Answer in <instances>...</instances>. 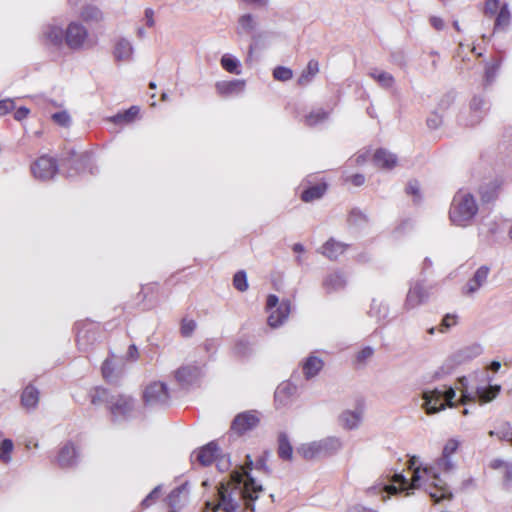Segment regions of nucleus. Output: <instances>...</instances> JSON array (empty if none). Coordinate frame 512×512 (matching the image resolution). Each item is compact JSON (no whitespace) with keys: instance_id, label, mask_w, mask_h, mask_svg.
Masks as SVG:
<instances>
[{"instance_id":"f257e3e1","label":"nucleus","mask_w":512,"mask_h":512,"mask_svg":"<svg viewBox=\"0 0 512 512\" xmlns=\"http://www.w3.org/2000/svg\"><path fill=\"white\" fill-rule=\"evenodd\" d=\"M459 442L455 439L447 441L443 447L442 456L436 461L434 466L423 467L421 475V464L418 457L411 456L407 459L405 465L411 477L407 478L404 474L405 469L395 471L392 480L388 484H379L367 489L368 495L381 494L382 500H386V495H397L405 492L406 495L412 494L413 490L424 486L425 491L430 495L435 503L442 500H451L453 493L448 485L439 475V471L450 472L454 467L451 456L457 451Z\"/></svg>"},{"instance_id":"f03ea898","label":"nucleus","mask_w":512,"mask_h":512,"mask_svg":"<svg viewBox=\"0 0 512 512\" xmlns=\"http://www.w3.org/2000/svg\"><path fill=\"white\" fill-rule=\"evenodd\" d=\"M252 469H255V462L247 454L245 464L237 465L231 472L230 481L220 483L215 502H206L205 512H244L243 502L254 511V502L263 491V486L251 475Z\"/></svg>"},{"instance_id":"7ed1b4c3","label":"nucleus","mask_w":512,"mask_h":512,"mask_svg":"<svg viewBox=\"0 0 512 512\" xmlns=\"http://www.w3.org/2000/svg\"><path fill=\"white\" fill-rule=\"evenodd\" d=\"M93 405H104L112 423L120 425L136 417V400L124 393L96 387L90 392Z\"/></svg>"},{"instance_id":"20e7f679","label":"nucleus","mask_w":512,"mask_h":512,"mask_svg":"<svg viewBox=\"0 0 512 512\" xmlns=\"http://www.w3.org/2000/svg\"><path fill=\"white\" fill-rule=\"evenodd\" d=\"M478 212V205L471 193L459 190L453 197L449 218L454 225L465 227Z\"/></svg>"},{"instance_id":"39448f33","label":"nucleus","mask_w":512,"mask_h":512,"mask_svg":"<svg viewBox=\"0 0 512 512\" xmlns=\"http://www.w3.org/2000/svg\"><path fill=\"white\" fill-rule=\"evenodd\" d=\"M456 392L451 386H443L442 388H434L432 390H424L422 392V407L427 414H435L444 410L447 406L453 407V399Z\"/></svg>"},{"instance_id":"423d86ee","label":"nucleus","mask_w":512,"mask_h":512,"mask_svg":"<svg viewBox=\"0 0 512 512\" xmlns=\"http://www.w3.org/2000/svg\"><path fill=\"white\" fill-rule=\"evenodd\" d=\"M61 165L67 170V177H74L85 172L87 169H89L91 174L94 173L92 159L87 152L78 154L75 150L69 149L63 153Z\"/></svg>"},{"instance_id":"0eeeda50","label":"nucleus","mask_w":512,"mask_h":512,"mask_svg":"<svg viewBox=\"0 0 512 512\" xmlns=\"http://www.w3.org/2000/svg\"><path fill=\"white\" fill-rule=\"evenodd\" d=\"M483 348L480 344H472L451 354L442 364L441 371L443 374L451 373L457 366L481 355Z\"/></svg>"},{"instance_id":"6e6552de","label":"nucleus","mask_w":512,"mask_h":512,"mask_svg":"<svg viewBox=\"0 0 512 512\" xmlns=\"http://www.w3.org/2000/svg\"><path fill=\"white\" fill-rule=\"evenodd\" d=\"M484 374H485V381L488 383V385L487 386H477L475 388V391L473 392L474 395H472L471 393H468V391H467V383H468L467 378L466 377L459 378V383L463 387L462 393L465 398H468V399L477 398L481 403H487L497 397V395L501 391V386L500 385H491L490 382L492 381V378L488 374H486V373H484Z\"/></svg>"},{"instance_id":"1a4fd4ad","label":"nucleus","mask_w":512,"mask_h":512,"mask_svg":"<svg viewBox=\"0 0 512 512\" xmlns=\"http://www.w3.org/2000/svg\"><path fill=\"white\" fill-rule=\"evenodd\" d=\"M169 390L164 382L156 381L149 384L143 392L146 407L165 406L169 402Z\"/></svg>"},{"instance_id":"9d476101","label":"nucleus","mask_w":512,"mask_h":512,"mask_svg":"<svg viewBox=\"0 0 512 512\" xmlns=\"http://www.w3.org/2000/svg\"><path fill=\"white\" fill-rule=\"evenodd\" d=\"M59 171L57 160L51 156L43 155L31 165L33 176L40 181H48L54 178Z\"/></svg>"},{"instance_id":"9b49d317","label":"nucleus","mask_w":512,"mask_h":512,"mask_svg":"<svg viewBox=\"0 0 512 512\" xmlns=\"http://www.w3.org/2000/svg\"><path fill=\"white\" fill-rule=\"evenodd\" d=\"M260 422L257 412L250 410L237 414L231 423V431L238 436L253 430Z\"/></svg>"},{"instance_id":"f8f14e48","label":"nucleus","mask_w":512,"mask_h":512,"mask_svg":"<svg viewBox=\"0 0 512 512\" xmlns=\"http://www.w3.org/2000/svg\"><path fill=\"white\" fill-rule=\"evenodd\" d=\"M87 37L86 27L79 22H71L65 29V44L71 50L81 49Z\"/></svg>"},{"instance_id":"ddd939ff","label":"nucleus","mask_w":512,"mask_h":512,"mask_svg":"<svg viewBox=\"0 0 512 512\" xmlns=\"http://www.w3.org/2000/svg\"><path fill=\"white\" fill-rule=\"evenodd\" d=\"M174 377L180 387L188 389L199 382L202 370L196 365H184L175 371Z\"/></svg>"},{"instance_id":"4468645a","label":"nucleus","mask_w":512,"mask_h":512,"mask_svg":"<svg viewBox=\"0 0 512 512\" xmlns=\"http://www.w3.org/2000/svg\"><path fill=\"white\" fill-rule=\"evenodd\" d=\"M220 452L216 441H211L206 445L194 450L190 455L192 464L199 463L203 467L210 466L217 458V453Z\"/></svg>"},{"instance_id":"2eb2a0df","label":"nucleus","mask_w":512,"mask_h":512,"mask_svg":"<svg viewBox=\"0 0 512 512\" xmlns=\"http://www.w3.org/2000/svg\"><path fill=\"white\" fill-rule=\"evenodd\" d=\"M76 342L81 351H87L98 340V330L93 323L77 324Z\"/></svg>"},{"instance_id":"dca6fc26","label":"nucleus","mask_w":512,"mask_h":512,"mask_svg":"<svg viewBox=\"0 0 512 512\" xmlns=\"http://www.w3.org/2000/svg\"><path fill=\"white\" fill-rule=\"evenodd\" d=\"M489 108V101L483 95H474L470 102V116L469 119L464 122V125L474 126L478 124Z\"/></svg>"},{"instance_id":"f3484780","label":"nucleus","mask_w":512,"mask_h":512,"mask_svg":"<svg viewBox=\"0 0 512 512\" xmlns=\"http://www.w3.org/2000/svg\"><path fill=\"white\" fill-rule=\"evenodd\" d=\"M424 279L411 283L405 300V308L413 309L428 299V292L424 288Z\"/></svg>"},{"instance_id":"a211bd4d","label":"nucleus","mask_w":512,"mask_h":512,"mask_svg":"<svg viewBox=\"0 0 512 512\" xmlns=\"http://www.w3.org/2000/svg\"><path fill=\"white\" fill-rule=\"evenodd\" d=\"M297 390V385L291 380L282 382L275 390V403L281 407L289 405L295 398Z\"/></svg>"},{"instance_id":"6ab92c4d","label":"nucleus","mask_w":512,"mask_h":512,"mask_svg":"<svg viewBox=\"0 0 512 512\" xmlns=\"http://www.w3.org/2000/svg\"><path fill=\"white\" fill-rule=\"evenodd\" d=\"M489 272L490 268L487 265L480 266L466 283L463 293L472 295L477 292L486 283Z\"/></svg>"},{"instance_id":"aec40b11","label":"nucleus","mask_w":512,"mask_h":512,"mask_svg":"<svg viewBox=\"0 0 512 512\" xmlns=\"http://www.w3.org/2000/svg\"><path fill=\"white\" fill-rule=\"evenodd\" d=\"M78 462V454L72 442L65 443L59 450L57 463L61 468L74 467Z\"/></svg>"},{"instance_id":"412c9836","label":"nucleus","mask_w":512,"mask_h":512,"mask_svg":"<svg viewBox=\"0 0 512 512\" xmlns=\"http://www.w3.org/2000/svg\"><path fill=\"white\" fill-rule=\"evenodd\" d=\"M42 37L45 44L60 47L65 43V30L50 24L43 28Z\"/></svg>"},{"instance_id":"4be33fe9","label":"nucleus","mask_w":512,"mask_h":512,"mask_svg":"<svg viewBox=\"0 0 512 512\" xmlns=\"http://www.w3.org/2000/svg\"><path fill=\"white\" fill-rule=\"evenodd\" d=\"M40 391L32 383L26 385L20 396L21 406L27 411L35 410L38 406Z\"/></svg>"},{"instance_id":"5701e85b","label":"nucleus","mask_w":512,"mask_h":512,"mask_svg":"<svg viewBox=\"0 0 512 512\" xmlns=\"http://www.w3.org/2000/svg\"><path fill=\"white\" fill-rule=\"evenodd\" d=\"M291 310L290 300H282L280 304L272 311L268 317V324L272 328H277L288 318Z\"/></svg>"},{"instance_id":"b1692460","label":"nucleus","mask_w":512,"mask_h":512,"mask_svg":"<svg viewBox=\"0 0 512 512\" xmlns=\"http://www.w3.org/2000/svg\"><path fill=\"white\" fill-rule=\"evenodd\" d=\"M397 156L385 148H378L373 155V163L381 169L390 170L397 164Z\"/></svg>"},{"instance_id":"393cba45","label":"nucleus","mask_w":512,"mask_h":512,"mask_svg":"<svg viewBox=\"0 0 512 512\" xmlns=\"http://www.w3.org/2000/svg\"><path fill=\"white\" fill-rule=\"evenodd\" d=\"M346 277L341 271H334L328 274L323 280V288L327 293L337 292L345 288Z\"/></svg>"},{"instance_id":"a878e982","label":"nucleus","mask_w":512,"mask_h":512,"mask_svg":"<svg viewBox=\"0 0 512 512\" xmlns=\"http://www.w3.org/2000/svg\"><path fill=\"white\" fill-rule=\"evenodd\" d=\"M324 366V362L321 358L310 355L308 356L302 364L303 374L306 380H310L317 376L319 372L322 370Z\"/></svg>"},{"instance_id":"bb28decb","label":"nucleus","mask_w":512,"mask_h":512,"mask_svg":"<svg viewBox=\"0 0 512 512\" xmlns=\"http://www.w3.org/2000/svg\"><path fill=\"white\" fill-rule=\"evenodd\" d=\"M321 457H326L335 454L342 446V443L337 437H327L316 441Z\"/></svg>"},{"instance_id":"cd10ccee","label":"nucleus","mask_w":512,"mask_h":512,"mask_svg":"<svg viewBox=\"0 0 512 512\" xmlns=\"http://www.w3.org/2000/svg\"><path fill=\"white\" fill-rule=\"evenodd\" d=\"M347 247V244L336 241L333 238H331L322 246V254L325 255L330 260H336L340 255H342L345 252Z\"/></svg>"},{"instance_id":"c85d7f7f","label":"nucleus","mask_w":512,"mask_h":512,"mask_svg":"<svg viewBox=\"0 0 512 512\" xmlns=\"http://www.w3.org/2000/svg\"><path fill=\"white\" fill-rule=\"evenodd\" d=\"M244 86V80L234 79L230 81H218L215 85V88L221 95H230L232 93L242 91Z\"/></svg>"},{"instance_id":"c756f323","label":"nucleus","mask_w":512,"mask_h":512,"mask_svg":"<svg viewBox=\"0 0 512 512\" xmlns=\"http://www.w3.org/2000/svg\"><path fill=\"white\" fill-rule=\"evenodd\" d=\"M327 189L326 183H318L304 189L301 193V200L304 202H311L320 199Z\"/></svg>"},{"instance_id":"7c9ffc66","label":"nucleus","mask_w":512,"mask_h":512,"mask_svg":"<svg viewBox=\"0 0 512 512\" xmlns=\"http://www.w3.org/2000/svg\"><path fill=\"white\" fill-rule=\"evenodd\" d=\"M292 454L293 448L288 435L285 432H281L278 435V456L284 461H290L292 459Z\"/></svg>"},{"instance_id":"2f4dec72","label":"nucleus","mask_w":512,"mask_h":512,"mask_svg":"<svg viewBox=\"0 0 512 512\" xmlns=\"http://www.w3.org/2000/svg\"><path fill=\"white\" fill-rule=\"evenodd\" d=\"M257 22L251 13L243 14L238 19V26L236 32L238 35L243 33H251L256 29Z\"/></svg>"},{"instance_id":"473e14b6","label":"nucleus","mask_w":512,"mask_h":512,"mask_svg":"<svg viewBox=\"0 0 512 512\" xmlns=\"http://www.w3.org/2000/svg\"><path fill=\"white\" fill-rule=\"evenodd\" d=\"M133 53V47L131 43L126 39H120L114 49V56L116 60L123 61L129 60Z\"/></svg>"},{"instance_id":"72a5a7b5","label":"nucleus","mask_w":512,"mask_h":512,"mask_svg":"<svg viewBox=\"0 0 512 512\" xmlns=\"http://www.w3.org/2000/svg\"><path fill=\"white\" fill-rule=\"evenodd\" d=\"M348 223L349 225L361 229L368 225L369 218L368 216L359 208H353L349 212L348 215Z\"/></svg>"},{"instance_id":"f704fd0d","label":"nucleus","mask_w":512,"mask_h":512,"mask_svg":"<svg viewBox=\"0 0 512 512\" xmlns=\"http://www.w3.org/2000/svg\"><path fill=\"white\" fill-rule=\"evenodd\" d=\"M188 483L181 484L180 486L173 489L166 498L167 505L170 507L171 512H177L176 509L180 505V497L184 493H187Z\"/></svg>"},{"instance_id":"c9c22d12","label":"nucleus","mask_w":512,"mask_h":512,"mask_svg":"<svg viewBox=\"0 0 512 512\" xmlns=\"http://www.w3.org/2000/svg\"><path fill=\"white\" fill-rule=\"evenodd\" d=\"M319 72V63L318 61L311 59L307 67L302 71L301 75L298 78V84L301 86L307 85L313 77Z\"/></svg>"},{"instance_id":"e433bc0d","label":"nucleus","mask_w":512,"mask_h":512,"mask_svg":"<svg viewBox=\"0 0 512 512\" xmlns=\"http://www.w3.org/2000/svg\"><path fill=\"white\" fill-rule=\"evenodd\" d=\"M369 76L377 81L379 85L385 89L391 88L395 83V79L392 74L385 71H380L378 69H371Z\"/></svg>"},{"instance_id":"4c0bfd02","label":"nucleus","mask_w":512,"mask_h":512,"mask_svg":"<svg viewBox=\"0 0 512 512\" xmlns=\"http://www.w3.org/2000/svg\"><path fill=\"white\" fill-rule=\"evenodd\" d=\"M511 21V14L508 8V4L504 3L500 7V11L496 17L495 24H494V32L497 30H506L508 26L510 25Z\"/></svg>"},{"instance_id":"58836bf2","label":"nucleus","mask_w":512,"mask_h":512,"mask_svg":"<svg viewBox=\"0 0 512 512\" xmlns=\"http://www.w3.org/2000/svg\"><path fill=\"white\" fill-rule=\"evenodd\" d=\"M220 63L222 68L227 72L236 75L241 74V63L235 56L231 54H224L221 57Z\"/></svg>"},{"instance_id":"ea45409f","label":"nucleus","mask_w":512,"mask_h":512,"mask_svg":"<svg viewBox=\"0 0 512 512\" xmlns=\"http://www.w3.org/2000/svg\"><path fill=\"white\" fill-rule=\"evenodd\" d=\"M340 421L346 429H355L361 421V413L358 411H345L340 416Z\"/></svg>"},{"instance_id":"a19ab883","label":"nucleus","mask_w":512,"mask_h":512,"mask_svg":"<svg viewBox=\"0 0 512 512\" xmlns=\"http://www.w3.org/2000/svg\"><path fill=\"white\" fill-rule=\"evenodd\" d=\"M329 117V112L322 108L312 110L305 116V124L310 127H314L320 123H323Z\"/></svg>"},{"instance_id":"79ce46f5","label":"nucleus","mask_w":512,"mask_h":512,"mask_svg":"<svg viewBox=\"0 0 512 512\" xmlns=\"http://www.w3.org/2000/svg\"><path fill=\"white\" fill-rule=\"evenodd\" d=\"M318 446L319 445H317L316 441L305 443L297 448V453L305 460H312L314 458L321 457Z\"/></svg>"},{"instance_id":"37998d69","label":"nucleus","mask_w":512,"mask_h":512,"mask_svg":"<svg viewBox=\"0 0 512 512\" xmlns=\"http://www.w3.org/2000/svg\"><path fill=\"white\" fill-rule=\"evenodd\" d=\"M389 313L388 306L382 302L377 301L376 299L372 300L369 315L371 317H375L378 320L387 318Z\"/></svg>"},{"instance_id":"c03bdc74","label":"nucleus","mask_w":512,"mask_h":512,"mask_svg":"<svg viewBox=\"0 0 512 512\" xmlns=\"http://www.w3.org/2000/svg\"><path fill=\"white\" fill-rule=\"evenodd\" d=\"M500 68V62L487 64L485 67V73L483 78V87L488 88L493 84L497 77L498 70Z\"/></svg>"},{"instance_id":"a18cd8bd","label":"nucleus","mask_w":512,"mask_h":512,"mask_svg":"<svg viewBox=\"0 0 512 512\" xmlns=\"http://www.w3.org/2000/svg\"><path fill=\"white\" fill-rule=\"evenodd\" d=\"M496 437L501 441L509 442L512 445V425L508 421H503L497 427Z\"/></svg>"},{"instance_id":"49530a36","label":"nucleus","mask_w":512,"mask_h":512,"mask_svg":"<svg viewBox=\"0 0 512 512\" xmlns=\"http://www.w3.org/2000/svg\"><path fill=\"white\" fill-rule=\"evenodd\" d=\"M140 109L137 106H131L123 113H118L112 117L114 123L131 122L139 113Z\"/></svg>"},{"instance_id":"de8ad7c7","label":"nucleus","mask_w":512,"mask_h":512,"mask_svg":"<svg viewBox=\"0 0 512 512\" xmlns=\"http://www.w3.org/2000/svg\"><path fill=\"white\" fill-rule=\"evenodd\" d=\"M13 441L11 439H4L0 444V460L3 463H9L11 460V452L13 451Z\"/></svg>"},{"instance_id":"09e8293b","label":"nucleus","mask_w":512,"mask_h":512,"mask_svg":"<svg viewBox=\"0 0 512 512\" xmlns=\"http://www.w3.org/2000/svg\"><path fill=\"white\" fill-rule=\"evenodd\" d=\"M406 194L413 196V202L419 204L422 200L420 193V184L417 180H410L405 188Z\"/></svg>"},{"instance_id":"8fccbe9b","label":"nucleus","mask_w":512,"mask_h":512,"mask_svg":"<svg viewBox=\"0 0 512 512\" xmlns=\"http://www.w3.org/2000/svg\"><path fill=\"white\" fill-rule=\"evenodd\" d=\"M233 286L240 292H244L248 289L247 274L244 270H239L234 274Z\"/></svg>"},{"instance_id":"3c124183","label":"nucleus","mask_w":512,"mask_h":512,"mask_svg":"<svg viewBox=\"0 0 512 512\" xmlns=\"http://www.w3.org/2000/svg\"><path fill=\"white\" fill-rule=\"evenodd\" d=\"M101 11L92 5L85 6L81 11V17L85 21H97L101 18Z\"/></svg>"},{"instance_id":"603ef678","label":"nucleus","mask_w":512,"mask_h":512,"mask_svg":"<svg viewBox=\"0 0 512 512\" xmlns=\"http://www.w3.org/2000/svg\"><path fill=\"white\" fill-rule=\"evenodd\" d=\"M234 352L240 357H248L253 353V349L248 340L240 339L235 344Z\"/></svg>"},{"instance_id":"864d4df0","label":"nucleus","mask_w":512,"mask_h":512,"mask_svg":"<svg viewBox=\"0 0 512 512\" xmlns=\"http://www.w3.org/2000/svg\"><path fill=\"white\" fill-rule=\"evenodd\" d=\"M273 77L278 81H288L293 77V71L285 66H277L273 70Z\"/></svg>"},{"instance_id":"5fc2aeb1","label":"nucleus","mask_w":512,"mask_h":512,"mask_svg":"<svg viewBox=\"0 0 512 512\" xmlns=\"http://www.w3.org/2000/svg\"><path fill=\"white\" fill-rule=\"evenodd\" d=\"M161 485L156 486L140 503L142 509L149 508L153 502L159 497Z\"/></svg>"},{"instance_id":"6e6d98bb","label":"nucleus","mask_w":512,"mask_h":512,"mask_svg":"<svg viewBox=\"0 0 512 512\" xmlns=\"http://www.w3.org/2000/svg\"><path fill=\"white\" fill-rule=\"evenodd\" d=\"M215 461L218 470L221 472L227 471L231 466L230 456L228 454H220V452H218Z\"/></svg>"},{"instance_id":"4d7b16f0","label":"nucleus","mask_w":512,"mask_h":512,"mask_svg":"<svg viewBox=\"0 0 512 512\" xmlns=\"http://www.w3.org/2000/svg\"><path fill=\"white\" fill-rule=\"evenodd\" d=\"M196 328V323L194 320L183 319L181 323V334L184 337H189L192 335L193 331Z\"/></svg>"},{"instance_id":"13d9d810","label":"nucleus","mask_w":512,"mask_h":512,"mask_svg":"<svg viewBox=\"0 0 512 512\" xmlns=\"http://www.w3.org/2000/svg\"><path fill=\"white\" fill-rule=\"evenodd\" d=\"M426 123L430 129L435 130L442 124V116L437 112H433L427 118Z\"/></svg>"},{"instance_id":"bf43d9fd","label":"nucleus","mask_w":512,"mask_h":512,"mask_svg":"<svg viewBox=\"0 0 512 512\" xmlns=\"http://www.w3.org/2000/svg\"><path fill=\"white\" fill-rule=\"evenodd\" d=\"M52 118L61 126H67L70 123V116L66 111L56 112L52 115Z\"/></svg>"},{"instance_id":"052dcab7","label":"nucleus","mask_w":512,"mask_h":512,"mask_svg":"<svg viewBox=\"0 0 512 512\" xmlns=\"http://www.w3.org/2000/svg\"><path fill=\"white\" fill-rule=\"evenodd\" d=\"M391 62L399 67L406 66V57L402 51H394L390 54Z\"/></svg>"},{"instance_id":"680f3d73","label":"nucleus","mask_w":512,"mask_h":512,"mask_svg":"<svg viewBox=\"0 0 512 512\" xmlns=\"http://www.w3.org/2000/svg\"><path fill=\"white\" fill-rule=\"evenodd\" d=\"M15 108V103L12 99L0 100V116H4Z\"/></svg>"},{"instance_id":"e2e57ef3","label":"nucleus","mask_w":512,"mask_h":512,"mask_svg":"<svg viewBox=\"0 0 512 512\" xmlns=\"http://www.w3.org/2000/svg\"><path fill=\"white\" fill-rule=\"evenodd\" d=\"M500 0H486L484 5V13L486 15H494L499 8Z\"/></svg>"},{"instance_id":"0e129e2a","label":"nucleus","mask_w":512,"mask_h":512,"mask_svg":"<svg viewBox=\"0 0 512 512\" xmlns=\"http://www.w3.org/2000/svg\"><path fill=\"white\" fill-rule=\"evenodd\" d=\"M374 353V350L370 346H366L363 349H361L357 354V360L358 362H363L366 359L370 358Z\"/></svg>"},{"instance_id":"69168bd1","label":"nucleus","mask_w":512,"mask_h":512,"mask_svg":"<svg viewBox=\"0 0 512 512\" xmlns=\"http://www.w3.org/2000/svg\"><path fill=\"white\" fill-rule=\"evenodd\" d=\"M504 469V486L508 489L512 483V463L505 464Z\"/></svg>"},{"instance_id":"338daca9","label":"nucleus","mask_w":512,"mask_h":512,"mask_svg":"<svg viewBox=\"0 0 512 512\" xmlns=\"http://www.w3.org/2000/svg\"><path fill=\"white\" fill-rule=\"evenodd\" d=\"M255 469L259 471H263L266 474L270 473V469L266 464V458L264 456H260L255 461Z\"/></svg>"},{"instance_id":"774afa93","label":"nucleus","mask_w":512,"mask_h":512,"mask_svg":"<svg viewBox=\"0 0 512 512\" xmlns=\"http://www.w3.org/2000/svg\"><path fill=\"white\" fill-rule=\"evenodd\" d=\"M456 324V315L446 314L441 322V327L448 329Z\"/></svg>"}]
</instances>
